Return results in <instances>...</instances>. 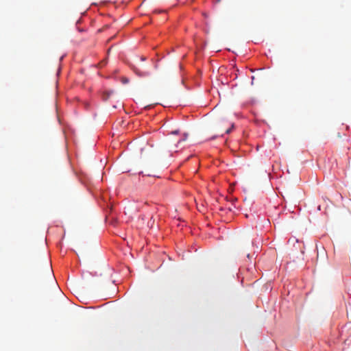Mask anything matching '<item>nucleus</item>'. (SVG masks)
<instances>
[{
  "label": "nucleus",
  "instance_id": "f257e3e1",
  "mask_svg": "<svg viewBox=\"0 0 351 351\" xmlns=\"http://www.w3.org/2000/svg\"><path fill=\"white\" fill-rule=\"evenodd\" d=\"M101 282V276H94L93 278H89V285H91L92 289L97 291L99 287V284Z\"/></svg>",
  "mask_w": 351,
  "mask_h": 351
},
{
  "label": "nucleus",
  "instance_id": "f03ea898",
  "mask_svg": "<svg viewBox=\"0 0 351 351\" xmlns=\"http://www.w3.org/2000/svg\"><path fill=\"white\" fill-rule=\"evenodd\" d=\"M133 71L139 76L145 77L150 75V71L148 70H141L136 66L133 67Z\"/></svg>",
  "mask_w": 351,
  "mask_h": 351
},
{
  "label": "nucleus",
  "instance_id": "7ed1b4c3",
  "mask_svg": "<svg viewBox=\"0 0 351 351\" xmlns=\"http://www.w3.org/2000/svg\"><path fill=\"white\" fill-rule=\"evenodd\" d=\"M76 293L78 297L82 300V302H84V304H87V302H86V295H84V293L82 290H77Z\"/></svg>",
  "mask_w": 351,
  "mask_h": 351
},
{
  "label": "nucleus",
  "instance_id": "20e7f679",
  "mask_svg": "<svg viewBox=\"0 0 351 351\" xmlns=\"http://www.w3.org/2000/svg\"><path fill=\"white\" fill-rule=\"evenodd\" d=\"M92 242H93V245L97 247V245H98V241H97V234H96V231H94L93 233H92Z\"/></svg>",
  "mask_w": 351,
  "mask_h": 351
},
{
  "label": "nucleus",
  "instance_id": "39448f33",
  "mask_svg": "<svg viewBox=\"0 0 351 351\" xmlns=\"http://www.w3.org/2000/svg\"><path fill=\"white\" fill-rule=\"evenodd\" d=\"M121 82L123 84H128L129 82V79L128 77H123L121 78Z\"/></svg>",
  "mask_w": 351,
  "mask_h": 351
},
{
  "label": "nucleus",
  "instance_id": "423d86ee",
  "mask_svg": "<svg viewBox=\"0 0 351 351\" xmlns=\"http://www.w3.org/2000/svg\"><path fill=\"white\" fill-rule=\"evenodd\" d=\"M233 127H234V124H233V123H232L231 127H230V128H228V129L226 131V134H229V133H230V132H231L232 129L233 128Z\"/></svg>",
  "mask_w": 351,
  "mask_h": 351
},
{
  "label": "nucleus",
  "instance_id": "0eeeda50",
  "mask_svg": "<svg viewBox=\"0 0 351 351\" xmlns=\"http://www.w3.org/2000/svg\"><path fill=\"white\" fill-rule=\"evenodd\" d=\"M186 138V135H185V137L182 138V139H180L178 141V143L179 144L180 143H181L182 141H184Z\"/></svg>",
  "mask_w": 351,
  "mask_h": 351
},
{
  "label": "nucleus",
  "instance_id": "6e6552de",
  "mask_svg": "<svg viewBox=\"0 0 351 351\" xmlns=\"http://www.w3.org/2000/svg\"><path fill=\"white\" fill-rule=\"evenodd\" d=\"M178 132H179V131H178V130H174V131H172V132H171V134H178Z\"/></svg>",
  "mask_w": 351,
  "mask_h": 351
},
{
  "label": "nucleus",
  "instance_id": "1a4fd4ad",
  "mask_svg": "<svg viewBox=\"0 0 351 351\" xmlns=\"http://www.w3.org/2000/svg\"><path fill=\"white\" fill-rule=\"evenodd\" d=\"M141 60L142 61H144V60H146V58H145V57L142 56V57L141 58Z\"/></svg>",
  "mask_w": 351,
  "mask_h": 351
},
{
  "label": "nucleus",
  "instance_id": "9d476101",
  "mask_svg": "<svg viewBox=\"0 0 351 351\" xmlns=\"http://www.w3.org/2000/svg\"><path fill=\"white\" fill-rule=\"evenodd\" d=\"M100 64H102V65L105 64L104 61L101 62Z\"/></svg>",
  "mask_w": 351,
  "mask_h": 351
},
{
  "label": "nucleus",
  "instance_id": "9b49d317",
  "mask_svg": "<svg viewBox=\"0 0 351 351\" xmlns=\"http://www.w3.org/2000/svg\"><path fill=\"white\" fill-rule=\"evenodd\" d=\"M89 192H92L90 187L88 188Z\"/></svg>",
  "mask_w": 351,
  "mask_h": 351
},
{
  "label": "nucleus",
  "instance_id": "f8f14e48",
  "mask_svg": "<svg viewBox=\"0 0 351 351\" xmlns=\"http://www.w3.org/2000/svg\"><path fill=\"white\" fill-rule=\"evenodd\" d=\"M252 81L254 80V76L252 77Z\"/></svg>",
  "mask_w": 351,
  "mask_h": 351
}]
</instances>
